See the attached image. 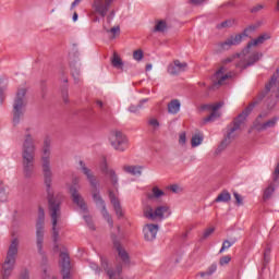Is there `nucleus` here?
Instances as JSON below:
<instances>
[{"instance_id": "obj_45", "label": "nucleus", "mask_w": 279, "mask_h": 279, "mask_svg": "<svg viewBox=\"0 0 279 279\" xmlns=\"http://www.w3.org/2000/svg\"><path fill=\"white\" fill-rule=\"evenodd\" d=\"M233 197H234L238 206H243V196H241L239 193L234 192Z\"/></svg>"}, {"instance_id": "obj_24", "label": "nucleus", "mask_w": 279, "mask_h": 279, "mask_svg": "<svg viewBox=\"0 0 279 279\" xmlns=\"http://www.w3.org/2000/svg\"><path fill=\"white\" fill-rule=\"evenodd\" d=\"M112 239H113V245L116 241H125V230L121 228V226H117L116 228L112 229L111 231Z\"/></svg>"}, {"instance_id": "obj_63", "label": "nucleus", "mask_w": 279, "mask_h": 279, "mask_svg": "<svg viewBox=\"0 0 279 279\" xmlns=\"http://www.w3.org/2000/svg\"><path fill=\"white\" fill-rule=\"evenodd\" d=\"M254 29H256V26H250L246 31L254 32Z\"/></svg>"}, {"instance_id": "obj_5", "label": "nucleus", "mask_w": 279, "mask_h": 279, "mask_svg": "<svg viewBox=\"0 0 279 279\" xmlns=\"http://www.w3.org/2000/svg\"><path fill=\"white\" fill-rule=\"evenodd\" d=\"M19 239L14 238L7 251V256L4 258V262L2 264V270H1V279H10V276H12V272L14 271V268L16 267V257L19 256V245H20Z\"/></svg>"}, {"instance_id": "obj_34", "label": "nucleus", "mask_w": 279, "mask_h": 279, "mask_svg": "<svg viewBox=\"0 0 279 279\" xmlns=\"http://www.w3.org/2000/svg\"><path fill=\"white\" fill-rule=\"evenodd\" d=\"M232 199V196L228 193V191H222L218 196L216 197V203H228Z\"/></svg>"}, {"instance_id": "obj_56", "label": "nucleus", "mask_w": 279, "mask_h": 279, "mask_svg": "<svg viewBox=\"0 0 279 279\" xmlns=\"http://www.w3.org/2000/svg\"><path fill=\"white\" fill-rule=\"evenodd\" d=\"M107 223H108V226H110V227L113 226L112 217L107 216Z\"/></svg>"}, {"instance_id": "obj_52", "label": "nucleus", "mask_w": 279, "mask_h": 279, "mask_svg": "<svg viewBox=\"0 0 279 279\" xmlns=\"http://www.w3.org/2000/svg\"><path fill=\"white\" fill-rule=\"evenodd\" d=\"M263 8H265L263 4H257L252 8L251 12H253V13L260 12V10H263Z\"/></svg>"}, {"instance_id": "obj_29", "label": "nucleus", "mask_w": 279, "mask_h": 279, "mask_svg": "<svg viewBox=\"0 0 279 279\" xmlns=\"http://www.w3.org/2000/svg\"><path fill=\"white\" fill-rule=\"evenodd\" d=\"M149 99L144 98L142 99L137 105H131L129 107V112H132L133 114H140L141 110H143L145 107V104H147Z\"/></svg>"}, {"instance_id": "obj_1", "label": "nucleus", "mask_w": 279, "mask_h": 279, "mask_svg": "<svg viewBox=\"0 0 279 279\" xmlns=\"http://www.w3.org/2000/svg\"><path fill=\"white\" fill-rule=\"evenodd\" d=\"M41 171L44 173V182L46 185V191L48 194V210L52 223V240L54 243L53 252H60V227H58V221L62 217L61 204L62 196L53 195V190H51V182H53V172L51 171V138L46 137L44 140V146L41 149Z\"/></svg>"}, {"instance_id": "obj_33", "label": "nucleus", "mask_w": 279, "mask_h": 279, "mask_svg": "<svg viewBox=\"0 0 279 279\" xmlns=\"http://www.w3.org/2000/svg\"><path fill=\"white\" fill-rule=\"evenodd\" d=\"M107 36L109 40H114L116 38H119V36H121V27L119 25L111 27L109 31H107Z\"/></svg>"}, {"instance_id": "obj_62", "label": "nucleus", "mask_w": 279, "mask_h": 279, "mask_svg": "<svg viewBox=\"0 0 279 279\" xmlns=\"http://www.w3.org/2000/svg\"><path fill=\"white\" fill-rule=\"evenodd\" d=\"M151 69H153V65H151V64H147V65H146V71H151Z\"/></svg>"}, {"instance_id": "obj_14", "label": "nucleus", "mask_w": 279, "mask_h": 279, "mask_svg": "<svg viewBox=\"0 0 279 279\" xmlns=\"http://www.w3.org/2000/svg\"><path fill=\"white\" fill-rule=\"evenodd\" d=\"M207 110H209L210 114L204 118V123H213V121H217L219 117H221L220 108H223V102H216L213 105L206 106Z\"/></svg>"}, {"instance_id": "obj_12", "label": "nucleus", "mask_w": 279, "mask_h": 279, "mask_svg": "<svg viewBox=\"0 0 279 279\" xmlns=\"http://www.w3.org/2000/svg\"><path fill=\"white\" fill-rule=\"evenodd\" d=\"M232 77V73L228 72L226 66L219 68V70L213 76L214 88H218V86H223V84H228V80Z\"/></svg>"}, {"instance_id": "obj_53", "label": "nucleus", "mask_w": 279, "mask_h": 279, "mask_svg": "<svg viewBox=\"0 0 279 279\" xmlns=\"http://www.w3.org/2000/svg\"><path fill=\"white\" fill-rule=\"evenodd\" d=\"M206 0H191L194 5H202Z\"/></svg>"}, {"instance_id": "obj_40", "label": "nucleus", "mask_w": 279, "mask_h": 279, "mask_svg": "<svg viewBox=\"0 0 279 279\" xmlns=\"http://www.w3.org/2000/svg\"><path fill=\"white\" fill-rule=\"evenodd\" d=\"M230 260H232V257H231L230 255L222 256V257L219 259V265H220V267H226V265H229V264H230Z\"/></svg>"}, {"instance_id": "obj_15", "label": "nucleus", "mask_w": 279, "mask_h": 279, "mask_svg": "<svg viewBox=\"0 0 279 279\" xmlns=\"http://www.w3.org/2000/svg\"><path fill=\"white\" fill-rule=\"evenodd\" d=\"M113 247L118 254L119 260H121L122 265H130V253L125 250L123 242L117 241L113 244Z\"/></svg>"}, {"instance_id": "obj_30", "label": "nucleus", "mask_w": 279, "mask_h": 279, "mask_svg": "<svg viewBox=\"0 0 279 279\" xmlns=\"http://www.w3.org/2000/svg\"><path fill=\"white\" fill-rule=\"evenodd\" d=\"M202 143H204V133L202 132L194 133L191 138V147L193 148L199 147Z\"/></svg>"}, {"instance_id": "obj_49", "label": "nucleus", "mask_w": 279, "mask_h": 279, "mask_svg": "<svg viewBox=\"0 0 279 279\" xmlns=\"http://www.w3.org/2000/svg\"><path fill=\"white\" fill-rule=\"evenodd\" d=\"M19 279H29V270L23 269L20 274Z\"/></svg>"}, {"instance_id": "obj_37", "label": "nucleus", "mask_w": 279, "mask_h": 279, "mask_svg": "<svg viewBox=\"0 0 279 279\" xmlns=\"http://www.w3.org/2000/svg\"><path fill=\"white\" fill-rule=\"evenodd\" d=\"M232 25H234V20H227L217 24V29H228V27H232Z\"/></svg>"}, {"instance_id": "obj_43", "label": "nucleus", "mask_w": 279, "mask_h": 279, "mask_svg": "<svg viewBox=\"0 0 279 279\" xmlns=\"http://www.w3.org/2000/svg\"><path fill=\"white\" fill-rule=\"evenodd\" d=\"M133 58L137 61L141 62L143 60V50H135L133 52Z\"/></svg>"}, {"instance_id": "obj_59", "label": "nucleus", "mask_w": 279, "mask_h": 279, "mask_svg": "<svg viewBox=\"0 0 279 279\" xmlns=\"http://www.w3.org/2000/svg\"><path fill=\"white\" fill-rule=\"evenodd\" d=\"M96 104L99 108H104V102L101 100H97Z\"/></svg>"}, {"instance_id": "obj_57", "label": "nucleus", "mask_w": 279, "mask_h": 279, "mask_svg": "<svg viewBox=\"0 0 279 279\" xmlns=\"http://www.w3.org/2000/svg\"><path fill=\"white\" fill-rule=\"evenodd\" d=\"M198 276H199L201 278H206V276H208V274H207L206 270H205V271L198 272Z\"/></svg>"}, {"instance_id": "obj_64", "label": "nucleus", "mask_w": 279, "mask_h": 279, "mask_svg": "<svg viewBox=\"0 0 279 279\" xmlns=\"http://www.w3.org/2000/svg\"><path fill=\"white\" fill-rule=\"evenodd\" d=\"M276 10H277V12H279V0H278V2H277Z\"/></svg>"}, {"instance_id": "obj_42", "label": "nucleus", "mask_w": 279, "mask_h": 279, "mask_svg": "<svg viewBox=\"0 0 279 279\" xmlns=\"http://www.w3.org/2000/svg\"><path fill=\"white\" fill-rule=\"evenodd\" d=\"M217 271V264H211L207 269L206 274L207 276H213Z\"/></svg>"}, {"instance_id": "obj_20", "label": "nucleus", "mask_w": 279, "mask_h": 279, "mask_svg": "<svg viewBox=\"0 0 279 279\" xmlns=\"http://www.w3.org/2000/svg\"><path fill=\"white\" fill-rule=\"evenodd\" d=\"M167 194L158 185H155L147 192L146 197L149 202H160Z\"/></svg>"}, {"instance_id": "obj_27", "label": "nucleus", "mask_w": 279, "mask_h": 279, "mask_svg": "<svg viewBox=\"0 0 279 279\" xmlns=\"http://www.w3.org/2000/svg\"><path fill=\"white\" fill-rule=\"evenodd\" d=\"M111 66L117 69L118 71H123V60L119 56V53L113 52L112 57L110 58Z\"/></svg>"}, {"instance_id": "obj_31", "label": "nucleus", "mask_w": 279, "mask_h": 279, "mask_svg": "<svg viewBox=\"0 0 279 279\" xmlns=\"http://www.w3.org/2000/svg\"><path fill=\"white\" fill-rule=\"evenodd\" d=\"M93 199H94L97 208H101L102 210H106V203L104 202L101 194H99V191L95 190L93 192Z\"/></svg>"}, {"instance_id": "obj_51", "label": "nucleus", "mask_w": 279, "mask_h": 279, "mask_svg": "<svg viewBox=\"0 0 279 279\" xmlns=\"http://www.w3.org/2000/svg\"><path fill=\"white\" fill-rule=\"evenodd\" d=\"M170 191L172 192V193H182V187H180V185H177V184H174V185H170Z\"/></svg>"}, {"instance_id": "obj_54", "label": "nucleus", "mask_w": 279, "mask_h": 279, "mask_svg": "<svg viewBox=\"0 0 279 279\" xmlns=\"http://www.w3.org/2000/svg\"><path fill=\"white\" fill-rule=\"evenodd\" d=\"M80 3H82V0H74L71 4V10H73V8H75L76 5H80Z\"/></svg>"}, {"instance_id": "obj_21", "label": "nucleus", "mask_w": 279, "mask_h": 279, "mask_svg": "<svg viewBox=\"0 0 279 279\" xmlns=\"http://www.w3.org/2000/svg\"><path fill=\"white\" fill-rule=\"evenodd\" d=\"M124 173H129V175H136L141 177L143 175V166L138 165H125L123 166Z\"/></svg>"}, {"instance_id": "obj_39", "label": "nucleus", "mask_w": 279, "mask_h": 279, "mask_svg": "<svg viewBox=\"0 0 279 279\" xmlns=\"http://www.w3.org/2000/svg\"><path fill=\"white\" fill-rule=\"evenodd\" d=\"M148 125L153 128V130H158L160 128V122L156 118H149Z\"/></svg>"}, {"instance_id": "obj_4", "label": "nucleus", "mask_w": 279, "mask_h": 279, "mask_svg": "<svg viewBox=\"0 0 279 279\" xmlns=\"http://www.w3.org/2000/svg\"><path fill=\"white\" fill-rule=\"evenodd\" d=\"M252 110H254V104L250 105L235 120L232 126H230L227 131V134L223 138V141L221 142V144L218 146L216 154H221V151H223V149H226V147H228V145H230V143H232V141H234V138L236 136H239V131L241 130V124L243 123V121H245V119H247V116L250 114V112H252Z\"/></svg>"}, {"instance_id": "obj_58", "label": "nucleus", "mask_w": 279, "mask_h": 279, "mask_svg": "<svg viewBox=\"0 0 279 279\" xmlns=\"http://www.w3.org/2000/svg\"><path fill=\"white\" fill-rule=\"evenodd\" d=\"M72 183L75 185L80 184V179L78 178H74Z\"/></svg>"}, {"instance_id": "obj_26", "label": "nucleus", "mask_w": 279, "mask_h": 279, "mask_svg": "<svg viewBox=\"0 0 279 279\" xmlns=\"http://www.w3.org/2000/svg\"><path fill=\"white\" fill-rule=\"evenodd\" d=\"M117 3V0H106V12L108 21H112L114 19V14L117 12L114 4Z\"/></svg>"}, {"instance_id": "obj_48", "label": "nucleus", "mask_w": 279, "mask_h": 279, "mask_svg": "<svg viewBox=\"0 0 279 279\" xmlns=\"http://www.w3.org/2000/svg\"><path fill=\"white\" fill-rule=\"evenodd\" d=\"M61 95H62V97H63V101H64L65 104H69V89H68V88H63V89L61 90Z\"/></svg>"}, {"instance_id": "obj_19", "label": "nucleus", "mask_w": 279, "mask_h": 279, "mask_svg": "<svg viewBox=\"0 0 279 279\" xmlns=\"http://www.w3.org/2000/svg\"><path fill=\"white\" fill-rule=\"evenodd\" d=\"M70 193L72 195L73 202L81 208L83 213H86L88 208L86 207V203L84 202V198H82V195L77 192V189L75 186H70Z\"/></svg>"}, {"instance_id": "obj_11", "label": "nucleus", "mask_w": 279, "mask_h": 279, "mask_svg": "<svg viewBox=\"0 0 279 279\" xmlns=\"http://www.w3.org/2000/svg\"><path fill=\"white\" fill-rule=\"evenodd\" d=\"M36 239H37V250L41 256H45L43 252V243L45 241V209L39 207L38 219L36 222Z\"/></svg>"}, {"instance_id": "obj_61", "label": "nucleus", "mask_w": 279, "mask_h": 279, "mask_svg": "<svg viewBox=\"0 0 279 279\" xmlns=\"http://www.w3.org/2000/svg\"><path fill=\"white\" fill-rule=\"evenodd\" d=\"M92 269H95L96 271L99 269L95 264H90Z\"/></svg>"}, {"instance_id": "obj_17", "label": "nucleus", "mask_w": 279, "mask_h": 279, "mask_svg": "<svg viewBox=\"0 0 279 279\" xmlns=\"http://www.w3.org/2000/svg\"><path fill=\"white\" fill-rule=\"evenodd\" d=\"M93 8L96 16H101L102 27H106V0H94Z\"/></svg>"}, {"instance_id": "obj_35", "label": "nucleus", "mask_w": 279, "mask_h": 279, "mask_svg": "<svg viewBox=\"0 0 279 279\" xmlns=\"http://www.w3.org/2000/svg\"><path fill=\"white\" fill-rule=\"evenodd\" d=\"M153 32L162 34L163 32H167V22L159 20L155 23V27L153 29Z\"/></svg>"}, {"instance_id": "obj_16", "label": "nucleus", "mask_w": 279, "mask_h": 279, "mask_svg": "<svg viewBox=\"0 0 279 279\" xmlns=\"http://www.w3.org/2000/svg\"><path fill=\"white\" fill-rule=\"evenodd\" d=\"M189 64L186 62H182L180 60H174L172 63L168 65V73L170 75H180V73H184Z\"/></svg>"}, {"instance_id": "obj_7", "label": "nucleus", "mask_w": 279, "mask_h": 279, "mask_svg": "<svg viewBox=\"0 0 279 279\" xmlns=\"http://www.w3.org/2000/svg\"><path fill=\"white\" fill-rule=\"evenodd\" d=\"M25 95H27L26 88H20L16 93L13 104V125H19L21 119H23V114H25V106H27Z\"/></svg>"}, {"instance_id": "obj_50", "label": "nucleus", "mask_w": 279, "mask_h": 279, "mask_svg": "<svg viewBox=\"0 0 279 279\" xmlns=\"http://www.w3.org/2000/svg\"><path fill=\"white\" fill-rule=\"evenodd\" d=\"M213 232H215V228H208L204 231L203 233V239H208V236H210V234H213Z\"/></svg>"}, {"instance_id": "obj_22", "label": "nucleus", "mask_w": 279, "mask_h": 279, "mask_svg": "<svg viewBox=\"0 0 279 279\" xmlns=\"http://www.w3.org/2000/svg\"><path fill=\"white\" fill-rule=\"evenodd\" d=\"M80 167H81L82 173L86 175L88 182L95 189V186H97V181L95 180V175H93V172L90 171V169L86 167V163H84V161H80Z\"/></svg>"}, {"instance_id": "obj_2", "label": "nucleus", "mask_w": 279, "mask_h": 279, "mask_svg": "<svg viewBox=\"0 0 279 279\" xmlns=\"http://www.w3.org/2000/svg\"><path fill=\"white\" fill-rule=\"evenodd\" d=\"M36 169V141L32 136V129H26L22 142V173L24 178H34Z\"/></svg>"}, {"instance_id": "obj_8", "label": "nucleus", "mask_w": 279, "mask_h": 279, "mask_svg": "<svg viewBox=\"0 0 279 279\" xmlns=\"http://www.w3.org/2000/svg\"><path fill=\"white\" fill-rule=\"evenodd\" d=\"M108 143L114 151H128L130 148V138L121 131H111L108 135Z\"/></svg>"}, {"instance_id": "obj_18", "label": "nucleus", "mask_w": 279, "mask_h": 279, "mask_svg": "<svg viewBox=\"0 0 279 279\" xmlns=\"http://www.w3.org/2000/svg\"><path fill=\"white\" fill-rule=\"evenodd\" d=\"M143 234L145 241H154L156 239V234H158V225L148 223L144 226Z\"/></svg>"}, {"instance_id": "obj_6", "label": "nucleus", "mask_w": 279, "mask_h": 279, "mask_svg": "<svg viewBox=\"0 0 279 279\" xmlns=\"http://www.w3.org/2000/svg\"><path fill=\"white\" fill-rule=\"evenodd\" d=\"M144 217L150 221H162V219H169L171 217V207L169 205H158L155 208L147 205L144 210Z\"/></svg>"}, {"instance_id": "obj_44", "label": "nucleus", "mask_w": 279, "mask_h": 279, "mask_svg": "<svg viewBox=\"0 0 279 279\" xmlns=\"http://www.w3.org/2000/svg\"><path fill=\"white\" fill-rule=\"evenodd\" d=\"M179 145H186V133L182 132L179 134Z\"/></svg>"}, {"instance_id": "obj_9", "label": "nucleus", "mask_w": 279, "mask_h": 279, "mask_svg": "<svg viewBox=\"0 0 279 279\" xmlns=\"http://www.w3.org/2000/svg\"><path fill=\"white\" fill-rule=\"evenodd\" d=\"M263 58V53L252 50V47L247 45L239 54L240 61L236 63L238 69H247L252 64H256L258 60Z\"/></svg>"}, {"instance_id": "obj_36", "label": "nucleus", "mask_w": 279, "mask_h": 279, "mask_svg": "<svg viewBox=\"0 0 279 279\" xmlns=\"http://www.w3.org/2000/svg\"><path fill=\"white\" fill-rule=\"evenodd\" d=\"M10 193H8V190L5 189V184H3L2 181H0V202H8Z\"/></svg>"}, {"instance_id": "obj_41", "label": "nucleus", "mask_w": 279, "mask_h": 279, "mask_svg": "<svg viewBox=\"0 0 279 279\" xmlns=\"http://www.w3.org/2000/svg\"><path fill=\"white\" fill-rule=\"evenodd\" d=\"M41 269L44 271L43 279H47V257H43Z\"/></svg>"}, {"instance_id": "obj_60", "label": "nucleus", "mask_w": 279, "mask_h": 279, "mask_svg": "<svg viewBox=\"0 0 279 279\" xmlns=\"http://www.w3.org/2000/svg\"><path fill=\"white\" fill-rule=\"evenodd\" d=\"M77 17H78L77 12H75V13L73 14V16H72V20L75 22V21H77Z\"/></svg>"}, {"instance_id": "obj_38", "label": "nucleus", "mask_w": 279, "mask_h": 279, "mask_svg": "<svg viewBox=\"0 0 279 279\" xmlns=\"http://www.w3.org/2000/svg\"><path fill=\"white\" fill-rule=\"evenodd\" d=\"M274 191H276V187L272 183L264 191V199H269L274 195Z\"/></svg>"}, {"instance_id": "obj_46", "label": "nucleus", "mask_w": 279, "mask_h": 279, "mask_svg": "<svg viewBox=\"0 0 279 279\" xmlns=\"http://www.w3.org/2000/svg\"><path fill=\"white\" fill-rule=\"evenodd\" d=\"M230 247H232V243L230 241H225L222 243V246L220 248V254H222V252H226V250H230Z\"/></svg>"}, {"instance_id": "obj_25", "label": "nucleus", "mask_w": 279, "mask_h": 279, "mask_svg": "<svg viewBox=\"0 0 279 279\" xmlns=\"http://www.w3.org/2000/svg\"><path fill=\"white\" fill-rule=\"evenodd\" d=\"M242 38L243 37L241 35L231 36L221 44V49H230L232 46L239 45Z\"/></svg>"}, {"instance_id": "obj_10", "label": "nucleus", "mask_w": 279, "mask_h": 279, "mask_svg": "<svg viewBox=\"0 0 279 279\" xmlns=\"http://www.w3.org/2000/svg\"><path fill=\"white\" fill-rule=\"evenodd\" d=\"M267 117H269V112L267 111L259 113L253 122L251 130H255V132H265L267 130H271V128L278 124V117H274L266 121L265 119H267Z\"/></svg>"}, {"instance_id": "obj_47", "label": "nucleus", "mask_w": 279, "mask_h": 279, "mask_svg": "<svg viewBox=\"0 0 279 279\" xmlns=\"http://www.w3.org/2000/svg\"><path fill=\"white\" fill-rule=\"evenodd\" d=\"M83 219H85L88 228H90V230H95V225H93V218H90V216H83Z\"/></svg>"}, {"instance_id": "obj_32", "label": "nucleus", "mask_w": 279, "mask_h": 279, "mask_svg": "<svg viewBox=\"0 0 279 279\" xmlns=\"http://www.w3.org/2000/svg\"><path fill=\"white\" fill-rule=\"evenodd\" d=\"M271 37L268 34H263L259 37L251 40L247 45L248 47H258V45H263L266 40H269Z\"/></svg>"}, {"instance_id": "obj_55", "label": "nucleus", "mask_w": 279, "mask_h": 279, "mask_svg": "<svg viewBox=\"0 0 279 279\" xmlns=\"http://www.w3.org/2000/svg\"><path fill=\"white\" fill-rule=\"evenodd\" d=\"M4 99H5V95L3 94V89H0V106L1 104H3Z\"/></svg>"}, {"instance_id": "obj_3", "label": "nucleus", "mask_w": 279, "mask_h": 279, "mask_svg": "<svg viewBox=\"0 0 279 279\" xmlns=\"http://www.w3.org/2000/svg\"><path fill=\"white\" fill-rule=\"evenodd\" d=\"M106 182L109 189V202L118 219H121L123 218V207H121V199L119 198V174L114 169H106Z\"/></svg>"}, {"instance_id": "obj_28", "label": "nucleus", "mask_w": 279, "mask_h": 279, "mask_svg": "<svg viewBox=\"0 0 279 279\" xmlns=\"http://www.w3.org/2000/svg\"><path fill=\"white\" fill-rule=\"evenodd\" d=\"M180 108H182V104L179 99H173L168 104L169 114H178V112H180Z\"/></svg>"}, {"instance_id": "obj_13", "label": "nucleus", "mask_w": 279, "mask_h": 279, "mask_svg": "<svg viewBox=\"0 0 279 279\" xmlns=\"http://www.w3.org/2000/svg\"><path fill=\"white\" fill-rule=\"evenodd\" d=\"M59 265L61 267L62 278L71 279V257L69 256V253H66V252L60 253Z\"/></svg>"}, {"instance_id": "obj_23", "label": "nucleus", "mask_w": 279, "mask_h": 279, "mask_svg": "<svg viewBox=\"0 0 279 279\" xmlns=\"http://www.w3.org/2000/svg\"><path fill=\"white\" fill-rule=\"evenodd\" d=\"M269 90H277V93H279V68L272 75L270 82L266 85V93H269Z\"/></svg>"}]
</instances>
